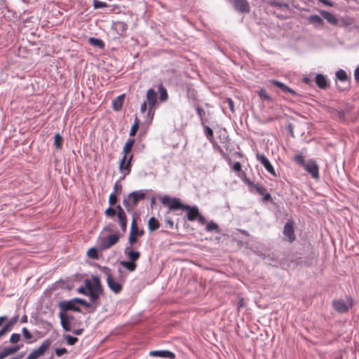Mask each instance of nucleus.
I'll return each mask as SVG.
<instances>
[{"instance_id": "473e14b6", "label": "nucleus", "mask_w": 359, "mask_h": 359, "mask_svg": "<svg viewBox=\"0 0 359 359\" xmlns=\"http://www.w3.org/2000/svg\"><path fill=\"white\" fill-rule=\"evenodd\" d=\"M63 143V137L59 134L57 133L54 136V145L57 149H60L62 148Z\"/></svg>"}, {"instance_id": "b1692460", "label": "nucleus", "mask_w": 359, "mask_h": 359, "mask_svg": "<svg viewBox=\"0 0 359 359\" xmlns=\"http://www.w3.org/2000/svg\"><path fill=\"white\" fill-rule=\"evenodd\" d=\"M125 95L122 94L112 101V108L114 111H120L123 107Z\"/></svg>"}, {"instance_id": "6e6552de", "label": "nucleus", "mask_w": 359, "mask_h": 359, "mask_svg": "<svg viewBox=\"0 0 359 359\" xmlns=\"http://www.w3.org/2000/svg\"><path fill=\"white\" fill-rule=\"evenodd\" d=\"M133 158V155L131 154L129 157L128 156H122L120 163H119V170L123 174L122 179L126 175H128L131 171L132 168V160Z\"/></svg>"}, {"instance_id": "aec40b11", "label": "nucleus", "mask_w": 359, "mask_h": 359, "mask_svg": "<svg viewBox=\"0 0 359 359\" xmlns=\"http://www.w3.org/2000/svg\"><path fill=\"white\" fill-rule=\"evenodd\" d=\"M128 198L132 199V203L135 206L140 201L144 199L145 193L143 190L135 191L128 194Z\"/></svg>"}, {"instance_id": "5fc2aeb1", "label": "nucleus", "mask_w": 359, "mask_h": 359, "mask_svg": "<svg viewBox=\"0 0 359 359\" xmlns=\"http://www.w3.org/2000/svg\"><path fill=\"white\" fill-rule=\"evenodd\" d=\"M66 353H67V350L65 348H60L55 349V354L57 356H62Z\"/></svg>"}, {"instance_id": "3c124183", "label": "nucleus", "mask_w": 359, "mask_h": 359, "mask_svg": "<svg viewBox=\"0 0 359 359\" xmlns=\"http://www.w3.org/2000/svg\"><path fill=\"white\" fill-rule=\"evenodd\" d=\"M22 336L26 339H30L33 337L32 334L30 333V332L26 327H23L22 329Z\"/></svg>"}, {"instance_id": "49530a36", "label": "nucleus", "mask_w": 359, "mask_h": 359, "mask_svg": "<svg viewBox=\"0 0 359 359\" xmlns=\"http://www.w3.org/2000/svg\"><path fill=\"white\" fill-rule=\"evenodd\" d=\"M130 198H129L128 196L127 198H124L123 200V205L128 212H130L133 208V205H131V203L130 202Z\"/></svg>"}, {"instance_id": "f03ea898", "label": "nucleus", "mask_w": 359, "mask_h": 359, "mask_svg": "<svg viewBox=\"0 0 359 359\" xmlns=\"http://www.w3.org/2000/svg\"><path fill=\"white\" fill-rule=\"evenodd\" d=\"M124 254L126 255L128 261H121L120 264L129 271H134L137 268L135 262L140 257V252L133 250L130 246H127L124 250Z\"/></svg>"}, {"instance_id": "69168bd1", "label": "nucleus", "mask_w": 359, "mask_h": 359, "mask_svg": "<svg viewBox=\"0 0 359 359\" xmlns=\"http://www.w3.org/2000/svg\"><path fill=\"white\" fill-rule=\"evenodd\" d=\"M354 78L357 82L359 81V65L355 68L354 71Z\"/></svg>"}, {"instance_id": "774afa93", "label": "nucleus", "mask_w": 359, "mask_h": 359, "mask_svg": "<svg viewBox=\"0 0 359 359\" xmlns=\"http://www.w3.org/2000/svg\"><path fill=\"white\" fill-rule=\"evenodd\" d=\"M187 94H188L189 98L190 97H192L193 99H195V90H194L188 89Z\"/></svg>"}, {"instance_id": "7c9ffc66", "label": "nucleus", "mask_w": 359, "mask_h": 359, "mask_svg": "<svg viewBox=\"0 0 359 359\" xmlns=\"http://www.w3.org/2000/svg\"><path fill=\"white\" fill-rule=\"evenodd\" d=\"M308 20L311 23H316L319 25H322L323 24V19L318 15H312L309 16Z\"/></svg>"}, {"instance_id": "338daca9", "label": "nucleus", "mask_w": 359, "mask_h": 359, "mask_svg": "<svg viewBox=\"0 0 359 359\" xmlns=\"http://www.w3.org/2000/svg\"><path fill=\"white\" fill-rule=\"evenodd\" d=\"M319 1L322 2L323 4L329 6H333L334 4L330 0H319Z\"/></svg>"}, {"instance_id": "13d9d810", "label": "nucleus", "mask_w": 359, "mask_h": 359, "mask_svg": "<svg viewBox=\"0 0 359 359\" xmlns=\"http://www.w3.org/2000/svg\"><path fill=\"white\" fill-rule=\"evenodd\" d=\"M78 292L81 293L85 295H88V289L87 287H80L77 289Z\"/></svg>"}, {"instance_id": "8fccbe9b", "label": "nucleus", "mask_w": 359, "mask_h": 359, "mask_svg": "<svg viewBox=\"0 0 359 359\" xmlns=\"http://www.w3.org/2000/svg\"><path fill=\"white\" fill-rule=\"evenodd\" d=\"M224 102H226L228 104V107L230 109L231 112L235 111L234 103L231 98H229V97L226 98Z\"/></svg>"}, {"instance_id": "37998d69", "label": "nucleus", "mask_w": 359, "mask_h": 359, "mask_svg": "<svg viewBox=\"0 0 359 359\" xmlns=\"http://www.w3.org/2000/svg\"><path fill=\"white\" fill-rule=\"evenodd\" d=\"M20 334L19 333H13L10 337L9 341L13 344H18L17 343L20 340Z\"/></svg>"}, {"instance_id": "39448f33", "label": "nucleus", "mask_w": 359, "mask_h": 359, "mask_svg": "<svg viewBox=\"0 0 359 359\" xmlns=\"http://www.w3.org/2000/svg\"><path fill=\"white\" fill-rule=\"evenodd\" d=\"M120 239L118 233L110 234L104 238H101L99 241V249L101 251L106 250L116 245Z\"/></svg>"}, {"instance_id": "864d4df0", "label": "nucleus", "mask_w": 359, "mask_h": 359, "mask_svg": "<svg viewBox=\"0 0 359 359\" xmlns=\"http://www.w3.org/2000/svg\"><path fill=\"white\" fill-rule=\"evenodd\" d=\"M93 280L94 283H95V285L93 286V287H95V288H97L98 290H102L101 284H100V278L98 277H97V276H95V277L93 278Z\"/></svg>"}, {"instance_id": "72a5a7b5", "label": "nucleus", "mask_w": 359, "mask_h": 359, "mask_svg": "<svg viewBox=\"0 0 359 359\" xmlns=\"http://www.w3.org/2000/svg\"><path fill=\"white\" fill-rule=\"evenodd\" d=\"M336 77L341 81H346L348 80L346 72L343 69H339L336 72Z\"/></svg>"}, {"instance_id": "1a4fd4ad", "label": "nucleus", "mask_w": 359, "mask_h": 359, "mask_svg": "<svg viewBox=\"0 0 359 359\" xmlns=\"http://www.w3.org/2000/svg\"><path fill=\"white\" fill-rule=\"evenodd\" d=\"M283 235L285 237V239L290 242L292 243L294 241L296 238V236L294 230V222L292 219H288L284 225L283 227Z\"/></svg>"}, {"instance_id": "f3484780", "label": "nucleus", "mask_w": 359, "mask_h": 359, "mask_svg": "<svg viewBox=\"0 0 359 359\" xmlns=\"http://www.w3.org/2000/svg\"><path fill=\"white\" fill-rule=\"evenodd\" d=\"M22 346L23 344H16L13 346L4 348L0 351V359H4L10 355L17 353Z\"/></svg>"}, {"instance_id": "4d7b16f0", "label": "nucleus", "mask_w": 359, "mask_h": 359, "mask_svg": "<svg viewBox=\"0 0 359 359\" xmlns=\"http://www.w3.org/2000/svg\"><path fill=\"white\" fill-rule=\"evenodd\" d=\"M165 223L168 225L170 229H173L174 227V222L170 217H165Z\"/></svg>"}, {"instance_id": "dca6fc26", "label": "nucleus", "mask_w": 359, "mask_h": 359, "mask_svg": "<svg viewBox=\"0 0 359 359\" xmlns=\"http://www.w3.org/2000/svg\"><path fill=\"white\" fill-rule=\"evenodd\" d=\"M76 301H74V299H72L69 301L61 302L59 306L62 311H81L80 308L76 305Z\"/></svg>"}, {"instance_id": "cd10ccee", "label": "nucleus", "mask_w": 359, "mask_h": 359, "mask_svg": "<svg viewBox=\"0 0 359 359\" xmlns=\"http://www.w3.org/2000/svg\"><path fill=\"white\" fill-rule=\"evenodd\" d=\"M18 319H19V316L18 315H16L15 316H13V318H11L5 325L4 326L9 330L11 331L13 327H14V325L17 323V322L18 321Z\"/></svg>"}, {"instance_id": "a878e982", "label": "nucleus", "mask_w": 359, "mask_h": 359, "mask_svg": "<svg viewBox=\"0 0 359 359\" xmlns=\"http://www.w3.org/2000/svg\"><path fill=\"white\" fill-rule=\"evenodd\" d=\"M135 143V139L129 138L126 142L123 148V156H128V154L130 152L133 145Z\"/></svg>"}, {"instance_id": "393cba45", "label": "nucleus", "mask_w": 359, "mask_h": 359, "mask_svg": "<svg viewBox=\"0 0 359 359\" xmlns=\"http://www.w3.org/2000/svg\"><path fill=\"white\" fill-rule=\"evenodd\" d=\"M158 90L160 93L159 100L161 102H165L168 100V93L166 88L163 86L162 83L158 85Z\"/></svg>"}, {"instance_id": "412c9836", "label": "nucleus", "mask_w": 359, "mask_h": 359, "mask_svg": "<svg viewBox=\"0 0 359 359\" xmlns=\"http://www.w3.org/2000/svg\"><path fill=\"white\" fill-rule=\"evenodd\" d=\"M149 355L151 356L161 357L165 358H170L174 359L175 358V355L174 353L167 351V350H161V351H151L149 352Z\"/></svg>"}, {"instance_id": "a211bd4d", "label": "nucleus", "mask_w": 359, "mask_h": 359, "mask_svg": "<svg viewBox=\"0 0 359 359\" xmlns=\"http://www.w3.org/2000/svg\"><path fill=\"white\" fill-rule=\"evenodd\" d=\"M112 29L116 32V34L119 36L126 35V31L128 29V25L121 21L114 22L112 25Z\"/></svg>"}, {"instance_id": "e2e57ef3", "label": "nucleus", "mask_w": 359, "mask_h": 359, "mask_svg": "<svg viewBox=\"0 0 359 359\" xmlns=\"http://www.w3.org/2000/svg\"><path fill=\"white\" fill-rule=\"evenodd\" d=\"M233 169L236 172L241 171V164L239 162H236L233 165Z\"/></svg>"}, {"instance_id": "4be33fe9", "label": "nucleus", "mask_w": 359, "mask_h": 359, "mask_svg": "<svg viewBox=\"0 0 359 359\" xmlns=\"http://www.w3.org/2000/svg\"><path fill=\"white\" fill-rule=\"evenodd\" d=\"M315 79L316 85L320 89H326L329 86V82L325 76L321 74H318L316 76Z\"/></svg>"}, {"instance_id": "2eb2a0df", "label": "nucleus", "mask_w": 359, "mask_h": 359, "mask_svg": "<svg viewBox=\"0 0 359 359\" xmlns=\"http://www.w3.org/2000/svg\"><path fill=\"white\" fill-rule=\"evenodd\" d=\"M257 157L258 161H259V162L263 165V166L267 170V172H269L274 177L277 176L273 165H271L269 159L264 154H258L257 155Z\"/></svg>"}, {"instance_id": "423d86ee", "label": "nucleus", "mask_w": 359, "mask_h": 359, "mask_svg": "<svg viewBox=\"0 0 359 359\" xmlns=\"http://www.w3.org/2000/svg\"><path fill=\"white\" fill-rule=\"evenodd\" d=\"M353 306L351 298L348 297L346 299H337L332 302V306L335 311L339 313L347 312Z\"/></svg>"}, {"instance_id": "9d476101", "label": "nucleus", "mask_w": 359, "mask_h": 359, "mask_svg": "<svg viewBox=\"0 0 359 359\" xmlns=\"http://www.w3.org/2000/svg\"><path fill=\"white\" fill-rule=\"evenodd\" d=\"M233 8L241 13H249L250 6L247 0H229Z\"/></svg>"}, {"instance_id": "c756f323", "label": "nucleus", "mask_w": 359, "mask_h": 359, "mask_svg": "<svg viewBox=\"0 0 359 359\" xmlns=\"http://www.w3.org/2000/svg\"><path fill=\"white\" fill-rule=\"evenodd\" d=\"M194 108L196 111V113L200 118L201 123L202 125L204 124V116L205 115V112L203 109H202L198 104H194Z\"/></svg>"}, {"instance_id": "79ce46f5", "label": "nucleus", "mask_w": 359, "mask_h": 359, "mask_svg": "<svg viewBox=\"0 0 359 359\" xmlns=\"http://www.w3.org/2000/svg\"><path fill=\"white\" fill-rule=\"evenodd\" d=\"M133 231H134V229H133V231H130V234H129V237H128V243H129V246H130V248H132L133 245L134 243H135L137 241V237L138 236L135 235V233H133Z\"/></svg>"}, {"instance_id": "e433bc0d", "label": "nucleus", "mask_w": 359, "mask_h": 359, "mask_svg": "<svg viewBox=\"0 0 359 359\" xmlns=\"http://www.w3.org/2000/svg\"><path fill=\"white\" fill-rule=\"evenodd\" d=\"M118 220L120 224L121 231L123 233H125L127 229V222H128L127 216L123 217H121V218H118Z\"/></svg>"}, {"instance_id": "de8ad7c7", "label": "nucleus", "mask_w": 359, "mask_h": 359, "mask_svg": "<svg viewBox=\"0 0 359 359\" xmlns=\"http://www.w3.org/2000/svg\"><path fill=\"white\" fill-rule=\"evenodd\" d=\"M117 196H116V194H115V192H112L110 195H109V203L110 205V206H113L114 205L116 202H117Z\"/></svg>"}, {"instance_id": "ddd939ff", "label": "nucleus", "mask_w": 359, "mask_h": 359, "mask_svg": "<svg viewBox=\"0 0 359 359\" xmlns=\"http://www.w3.org/2000/svg\"><path fill=\"white\" fill-rule=\"evenodd\" d=\"M117 214V217L121 218L123 217H126V214L124 211V210L122 208V207L120 205H118L116 206V208H114L111 206H109L108 208H107L104 211V215L107 217L112 218Z\"/></svg>"}, {"instance_id": "5701e85b", "label": "nucleus", "mask_w": 359, "mask_h": 359, "mask_svg": "<svg viewBox=\"0 0 359 359\" xmlns=\"http://www.w3.org/2000/svg\"><path fill=\"white\" fill-rule=\"evenodd\" d=\"M320 15L322 17L325 19L329 23H330L332 25H337L338 23V19L337 18L332 14V13H330L326 11H320Z\"/></svg>"}, {"instance_id": "2f4dec72", "label": "nucleus", "mask_w": 359, "mask_h": 359, "mask_svg": "<svg viewBox=\"0 0 359 359\" xmlns=\"http://www.w3.org/2000/svg\"><path fill=\"white\" fill-rule=\"evenodd\" d=\"M89 43L92 46H97V47H99L100 48H103L104 47V42L101 39H97V38H94V37H90L89 39Z\"/></svg>"}, {"instance_id": "a19ab883", "label": "nucleus", "mask_w": 359, "mask_h": 359, "mask_svg": "<svg viewBox=\"0 0 359 359\" xmlns=\"http://www.w3.org/2000/svg\"><path fill=\"white\" fill-rule=\"evenodd\" d=\"M87 255L89 257L93 259H98L99 258L97 250L95 248H90L87 252Z\"/></svg>"}, {"instance_id": "a18cd8bd", "label": "nucleus", "mask_w": 359, "mask_h": 359, "mask_svg": "<svg viewBox=\"0 0 359 359\" xmlns=\"http://www.w3.org/2000/svg\"><path fill=\"white\" fill-rule=\"evenodd\" d=\"M107 6V4L99 0H93V7L95 9L102 8Z\"/></svg>"}, {"instance_id": "603ef678", "label": "nucleus", "mask_w": 359, "mask_h": 359, "mask_svg": "<svg viewBox=\"0 0 359 359\" xmlns=\"http://www.w3.org/2000/svg\"><path fill=\"white\" fill-rule=\"evenodd\" d=\"M74 301H76V303H79L86 307H90L91 306V304L86 302V300L84 299H80V298H74Z\"/></svg>"}, {"instance_id": "0eeeda50", "label": "nucleus", "mask_w": 359, "mask_h": 359, "mask_svg": "<svg viewBox=\"0 0 359 359\" xmlns=\"http://www.w3.org/2000/svg\"><path fill=\"white\" fill-rule=\"evenodd\" d=\"M50 345L51 341L50 339L43 341L38 348L33 350V351H32L25 359H38L43 355L45 351L50 346Z\"/></svg>"}, {"instance_id": "6e6d98bb", "label": "nucleus", "mask_w": 359, "mask_h": 359, "mask_svg": "<svg viewBox=\"0 0 359 359\" xmlns=\"http://www.w3.org/2000/svg\"><path fill=\"white\" fill-rule=\"evenodd\" d=\"M271 5L273 6L280 7V8H282V7L288 8V5L287 4H285V3H280V2H278V1H272L271 3Z\"/></svg>"}, {"instance_id": "ea45409f", "label": "nucleus", "mask_w": 359, "mask_h": 359, "mask_svg": "<svg viewBox=\"0 0 359 359\" xmlns=\"http://www.w3.org/2000/svg\"><path fill=\"white\" fill-rule=\"evenodd\" d=\"M258 95L260 97V98H262V99H263L264 100H266V101H269V102H271L272 101V99H271V96L268 94L266 90H264V89H261L258 92Z\"/></svg>"}, {"instance_id": "58836bf2", "label": "nucleus", "mask_w": 359, "mask_h": 359, "mask_svg": "<svg viewBox=\"0 0 359 359\" xmlns=\"http://www.w3.org/2000/svg\"><path fill=\"white\" fill-rule=\"evenodd\" d=\"M249 184L252 185L255 188L256 191L261 196H264V194H266V189L262 186L255 184L252 182H249Z\"/></svg>"}, {"instance_id": "4468645a", "label": "nucleus", "mask_w": 359, "mask_h": 359, "mask_svg": "<svg viewBox=\"0 0 359 359\" xmlns=\"http://www.w3.org/2000/svg\"><path fill=\"white\" fill-rule=\"evenodd\" d=\"M86 285L88 289V295L90 296L91 301H97L100 298V294L102 293V290L93 287L88 280H86Z\"/></svg>"}, {"instance_id": "f257e3e1", "label": "nucleus", "mask_w": 359, "mask_h": 359, "mask_svg": "<svg viewBox=\"0 0 359 359\" xmlns=\"http://www.w3.org/2000/svg\"><path fill=\"white\" fill-rule=\"evenodd\" d=\"M161 201L163 205L168 207L169 210H187V217L189 221L196 220V217L199 215V210L197 206L183 204L179 198H171L168 195H165L161 198Z\"/></svg>"}, {"instance_id": "bf43d9fd", "label": "nucleus", "mask_w": 359, "mask_h": 359, "mask_svg": "<svg viewBox=\"0 0 359 359\" xmlns=\"http://www.w3.org/2000/svg\"><path fill=\"white\" fill-rule=\"evenodd\" d=\"M147 101L144 100L140 106V112L145 113L147 111Z\"/></svg>"}, {"instance_id": "c03bdc74", "label": "nucleus", "mask_w": 359, "mask_h": 359, "mask_svg": "<svg viewBox=\"0 0 359 359\" xmlns=\"http://www.w3.org/2000/svg\"><path fill=\"white\" fill-rule=\"evenodd\" d=\"M294 161L298 163L299 165H300L301 166H304L305 165V163H306L304 160V158L303 156V155L302 154H297V155H295L294 156Z\"/></svg>"}, {"instance_id": "4c0bfd02", "label": "nucleus", "mask_w": 359, "mask_h": 359, "mask_svg": "<svg viewBox=\"0 0 359 359\" xmlns=\"http://www.w3.org/2000/svg\"><path fill=\"white\" fill-rule=\"evenodd\" d=\"M203 128H204L205 135L210 142H212L213 140V135H214L213 130L209 126H204Z\"/></svg>"}, {"instance_id": "09e8293b", "label": "nucleus", "mask_w": 359, "mask_h": 359, "mask_svg": "<svg viewBox=\"0 0 359 359\" xmlns=\"http://www.w3.org/2000/svg\"><path fill=\"white\" fill-rule=\"evenodd\" d=\"M65 339L69 345H74L78 341V338L70 335H66Z\"/></svg>"}, {"instance_id": "6ab92c4d", "label": "nucleus", "mask_w": 359, "mask_h": 359, "mask_svg": "<svg viewBox=\"0 0 359 359\" xmlns=\"http://www.w3.org/2000/svg\"><path fill=\"white\" fill-rule=\"evenodd\" d=\"M60 318L61 322V325L62 328L65 331L71 330V322L73 320L74 317L72 316H68L62 312L60 313Z\"/></svg>"}, {"instance_id": "c85d7f7f", "label": "nucleus", "mask_w": 359, "mask_h": 359, "mask_svg": "<svg viewBox=\"0 0 359 359\" xmlns=\"http://www.w3.org/2000/svg\"><path fill=\"white\" fill-rule=\"evenodd\" d=\"M133 229H134L133 233H135L137 236H142L144 233V231L143 229L140 230L138 229V226L136 224L135 219H133L132 221L130 231H133Z\"/></svg>"}, {"instance_id": "f8f14e48", "label": "nucleus", "mask_w": 359, "mask_h": 359, "mask_svg": "<svg viewBox=\"0 0 359 359\" xmlns=\"http://www.w3.org/2000/svg\"><path fill=\"white\" fill-rule=\"evenodd\" d=\"M303 167L313 179L319 178L318 165L314 160L309 159Z\"/></svg>"}, {"instance_id": "bb28decb", "label": "nucleus", "mask_w": 359, "mask_h": 359, "mask_svg": "<svg viewBox=\"0 0 359 359\" xmlns=\"http://www.w3.org/2000/svg\"><path fill=\"white\" fill-rule=\"evenodd\" d=\"M160 226L159 222L154 217H151L148 222L149 230L152 232L157 230Z\"/></svg>"}, {"instance_id": "9b49d317", "label": "nucleus", "mask_w": 359, "mask_h": 359, "mask_svg": "<svg viewBox=\"0 0 359 359\" xmlns=\"http://www.w3.org/2000/svg\"><path fill=\"white\" fill-rule=\"evenodd\" d=\"M271 82L273 84V86L278 88L282 92L289 93L295 97L298 101H301L302 95L297 93L296 91L286 86L285 83L276 80H271Z\"/></svg>"}, {"instance_id": "c9c22d12", "label": "nucleus", "mask_w": 359, "mask_h": 359, "mask_svg": "<svg viewBox=\"0 0 359 359\" xmlns=\"http://www.w3.org/2000/svg\"><path fill=\"white\" fill-rule=\"evenodd\" d=\"M205 231H215L217 232H219V226L216 223H215L214 222L210 221L206 225Z\"/></svg>"}, {"instance_id": "680f3d73", "label": "nucleus", "mask_w": 359, "mask_h": 359, "mask_svg": "<svg viewBox=\"0 0 359 359\" xmlns=\"http://www.w3.org/2000/svg\"><path fill=\"white\" fill-rule=\"evenodd\" d=\"M8 332H10L4 325L0 330V338L5 336Z\"/></svg>"}, {"instance_id": "f704fd0d", "label": "nucleus", "mask_w": 359, "mask_h": 359, "mask_svg": "<svg viewBox=\"0 0 359 359\" xmlns=\"http://www.w3.org/2000/svg\"><path fill=\"white\" fill-rule=\"evenodd\" d=\"M139 125H140V120L138 119V118L136 116L135 118V120H134V123L130 128V136H135L137 130H138V128H139Z\"/></svg>"}, {"instance_id": "0e129e2a", "label": "nucleus", "mask_w": 359, "mask_h": 359, "mask_svg": "<svg viewBox=\"0 0 359 359\" xmlns=\"http://www.w3.org/2000/svg\"><path fill=\"white\" fill-rule=\"evenodd\" d=\"M263 201H271L272 198H271V194L268 192H266V194H264L263 196Z\"/></svg>"}, {"instance_id": "052dcab7", "label": "nucleus", "mask_w": 359, "mask_h": 359, "mask_svg": "<svg viewBox=\"0 0 359 359\" xmlns=\"http://www.w3.org/2000/svg\"><path fill=\"white\" fill-rule=\"evenodd\" d=\"M196 219L198 220V223L201 224H204L206 222L205 218L200 213L199 215L196 217Z\"/></svg>"}, {"instance_id": "20e7f679", "label": "nucleus", "mask_w": 359, "mask_h": 359, "mask_svg": "<svg viewBox=\"0 0 359 359\" xmlns=\"http://www.w3.org/2000/svg\"><path fill=\"white\" fill-rule=\"evenodd\" d=\"M147 102L148 103L149 108L147 114V121L151 123L154 116V109L156 104L157 103V95L153 88H149L147 92Z\"/></svg>"}, {"instance_id": "7ed1b4c3", "label": "nucleus", "mask_w": 359, "mask_h": 359, "mask_svg": "<svg viewBox=\"0 0 359 359\" xmlns=\"http://www.w3.org/2000/svg\"><path fill=\"white\" fill-rule=\"evenodd\" d=\"M102 271L107 276V283L109 289L115 294H118L122 290V284L114 278L111 274V270L107 266H103Z\"/></svg>"}]
</instances>
